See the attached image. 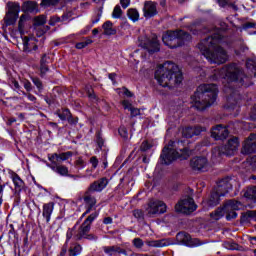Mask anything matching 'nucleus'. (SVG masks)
<instances>
[{"label": "nucleus", "instance_id": "f257e3e1", "mask_svg": "<svg viewBox=\"0 0 256 256\" xmlns=\"http://www.w3.org/2000/svg\"><path fill=\"white\" fill-rule=\"evenodd\" d=\"M221 39H223V36L221 31H218L213 37H208L198 44V49H200L202 55L206 57L209 63L221 65L227 61V52L219 46Z\"/></svg>", "mask_w": 256, "mask_h": 256}, {"label": "nucleus", "instance_id": "f03ea898", "mask_svg": "<svg viewBox=\"0 0 256 256\" xmlns=\"http://www.w3.org/2000/svg\"><path fill=\"white\" fill-rule=\"evenodd\" d=\"M155 79L161 87H177L183 81V73L175 63L166 62L157 68Z\"/></svg>", "mask_w": 256, "mask_h": 256}, {"label": "nucleus", "instance_id": "7ed1b4c3", "mask_svg": "<svg viewBox=\"0 0 256 256\" xmlns=\"http://www.w3.org/2000/svg\"><path fill=\"white\" fill-rule=\"evenodd\" d=\"M219 90L215 84H201L191 97L192 107L198 111H205L217 101Z\"/></svg>", "mask_w": 256, "mask_h": 256}, {"label": "nucleus", "instance_id": "20e7f679", "mask_svg": "<svg viewBox=\"0 0 256 256\" xmlns=\"http://www.w3.org/2000/svg\"><path fill=\"white\" fill-rule=\"evenodd\" d=\"M183 142H170L168 146L164 147L162 150V154L160 156V161L163 165H171L172 161L175 159H188L191 155V151L186 148H181ZM178 147L177 150L173 149V147Z\"/></svg>", "mask_w": 256, "mask_h": 256}, {"label": "nucleus", "instance_id": "39448f33", "mask_svg": "<svg viewBox=\"0 0 256 256\" xmlns=\"http://www.w3.org/2000/svg\"><path fill=\"white\" fill-rule=\"evenodd\" d=\"M162 41L164 45L169 47L170 49H175L177 47H181V41H191V35L180 31H167L163 37Z\"/></svg>", "mask_w": 256, "mask_h": 256}, {"label": "nucleus", "instance_id": "423d86ee", "mask_svg": "<svg viewBox=\"0 0 256 256\" xmlns=\"http://www.w3.org/2000/svg\"><path fill=\"white\" fill-rule=\"evenodd\" d=\"M212 81H219V79H227V81H237L239 79V71L235 66H225L221 70H214V75L211 77Z\"/></svg>", "mask_w": 256, "mask_h": 256}, {"label": "nucleus", "instance_id": "0eeeda50", "mask_svg": "<svg viewBox=\"0 0 256 256\" xmlns=\"http://www.w3.org/2000/svg\"><path fill=\"white\" fill-rule=\"evenodd\" d=\"M233 186H231V183L227 181V179L221 180L218 183L217 189L215 193L211 195L210 200L207 202L210 207H213L219 203V197H225L227 193H229V190L232 189Z\"/></svg>", "mask_w": 256, "mask_h": 256}, {"label": "nucleus", "instance_id": "6e6552de", "mask_svg": "<svg viewBox=\"0 0 256 256\" xmlns=\"http://www.w3.org/2000/svg\"><path fill=\"white\" fill-rule=\"evenodd\" d=\"M196 209L197 205H195V201L191 197L182 199L175 206V211L177 213H184V215H189V213H193Z\"/></svg>", "mask_w": 256, "mask_h": 256}, {"label": "nucleus", "instance_id": "1a4fd4ad", "mask_svg": "<svg viewBox=\"0 0 256 256\" xmlns=\"http://www.w3.org/2000/svg\"><path fill=\"white\" fill-rule=\"evenodd\" d=\"M8 12L4 18L6 25H15L17 19L19 18V11H21V7L18 3L9 2L7 4Z\"/></svg>", "mask_w": 256, "mask_h": 256}, {"label": "nucleus", "instance_id": "9d476101", "mask_svg": "<svg viewBox=\"0 0 256 256\" xmlns=\"http://www.w3.org/2000/svg\"><path fill=\"white\" fill-rule=\"evenodd\" d=\"M146 211L150 217L161 215L167 212V205L161 200H150Z\"/></svg>", "mask_w": 256, "mask_h": 256}, {"label": "nucleus", "instance_id": "9b49d317", "mask_svg": "<svg viewBox=\"0 0 256 256\" xmlns=\"http://www.w3.org/2000/svg\"><path fill=\"white\" fill-rule=\"evenodd\" d=\"M238 148H239V139L232 138L227 142V145H225L224 147L215 148L213 150V154L214 155L223 154V155L231 156L235 153V151H237Z\"/></svg>", "mask_w": 256, "mask_h": 256}, {"label": "nucleus", "instance_id": "f8f14e48", "mask_svg": "<svg viewBox=\"0 0 256 256\" xmlns=\"http://www.w3.org/2000/svg\"><path fill=\"white\" fill-rule=\"evenodd\" d=\"M140 46L142 49H145L148 51V53H157L160 51L161 47L159 45V40H157V37L149 38L147 36L142 37L140 39Z\"/></svg>", "mask_w": 256, "mask_h": 256}, {"label": "nucleus", "instance_id": "ddd939ff", "mask_svg": "<svg viewBox=\"0 0 256 256\" xmlns=\"http://www.w3.org/2000/svg\"><path fill=\"white\" fill-rule=\"evenodd\" d=\"M190 167L193 171H207L209 169V160L203 156H197L191 159Z\"/></svg>", "mask_w": 256, "mask_h": 256}, {"label": "nucleus", "instance_id": "4468645a", "mask_svg": "<svg viewBox=\"0 0 256 256\" xmlns=\"http://www.w3.org/2000/svg\"><path fill=\"white\" fill-rule=\"evenodd\" d=\"M211 137H213V139L216 141H222L223 139H227V137H229V130L223 125H217L212 129Z\"/></svg>", "mask_w": 256, "mask_h": 256}, {"label": "nucleus", "instance_id": "2eb2a0df", "mask_svg": "<svg viewBox=\"0 0 256 256\" xmlns=\"http://www.w3.org/2000/svg\"><path fill=\"white\" fill-rule=\"evenodd\" d=\"M256 151V134H251L244 142L242 153L243 155H250Z\"/></svg>", "mask_w": 256, "mask_h": 256}, {"label": "nucleus", "instance_id": "dca6fc26", "mask_svg": "<svg viewBox=\"0 0 256 256\" xmlns=\"http://www.w3.org/2000/svg\"><path fill=\"white\" fill-rule=\"evenodd\" d=\"M89 231H91V225L84 222L81 225L79 232L74 236L75 240L81 241V239H90V240L95 239V236L87 234V233H89Z\"/></svg>", "mask_w": 256, "mask_h": 256}, {"label": "nucleus", "instance_id": "f3484780", "mask_svg": "<svg viewBox=\"0 0 256 256\" xmlns=\"http://www.w3.org/2000/svg\"><path fill=\"white\" fill-rule=\"evenodd\" d=\"M143 13L146 19L155 17V15H157V4L153 1L144 2Z\"/></svg>", "mask_w": 256, "mask_h": 256}, {"label": "nucleus", "instance_id": "a211bd4d", "mask_svg": "<svg viewBox=\"0 0 256 256\" xmlns=\"http://www.w3.org/2000/svg\"><path fill=\"white\" fill-rule=\"evenodd\" d=\"M177 239H178V241H180V243H183L184 245H187L188 247H197V245H200L199 243H195V241H197V240H193V238H191V235H189L187 233H178Z\"/></svg>", "mask_w": 256, "mask_h": 256}, {"label": "nucleus", "instance_id": "6ab92c4d", "mask_svg": "<svg viewBox=\"0 0 256 256\" xmlns=\"http://www.w3.org/2000/svg\"><path fill=\"white\" fill-rule=\"evenodd\" d=\"M202 131H203V128L200 126L187 127V128L183 129L182 135L186 139H191V137H193L195 135H200Z\"/></svg>", "mask_w": 256, "mask_h": 256}, {"label": "nucleus", "instance_id": "aec40b11", "mask_svg": "<svg viewBox=\"0 0 256 256\" xmlns=\"http://www.w3.org/2000/svg\"><path fill=\"white\" fill-rule=\"evenodd\" d=\"M46 167H49V169L53 170L54 173H58V175H61L62 177H67V175H69V168L64 165H51L47 163Z\"/></svg>", "mask_w": 256, "mask_h": 256}, {"label": "nucleus", "instance_id": "412c9836", "mask_svg": "<svg viewBox=\"0 0 256 256\" xmlns=\"http://www.w3.org/2000/svg\"><path fill=\"white\" fill-rule=\"evenodd\" d=\"M54 209H55V204L53 202H49L43 205L42 215L47 223L51 221V215H53Z\"/></svg>", "mask_w": 256, "mask_h": 256}, {"label": "nucleus", "instance_id": "4be33fe9", "mask_svg": "<svg viewBox=\"0 0 256 256\" xmlns=\"http://www.w3.org/2000/svg\"><path fill=\"white\" fill-rule=\"evenodd\" d=\"M108 184L109 181L107 180V178H102L101 180L94 182L90 186V191H103V189H105V187H107Z\"/></svg>", "mask_w": 256, "mask_h": 256}, {"label": "nucleus", "instance_id": "5701e85b", "mask_svg": "<svg viewBox=\"0 0 256 256\" xmlns=\"http://www.w3.org/2000/svg\"><path fill=\"white\" fill-rule=\"evenodd\" d=\"M84 203L85 205L88 206L87 210H86V213H84L82 215V217H85V215H87L88 213H91V208L95 207L96 203H97V200L95 199V197L89 195V194H86L84 196Z\"/></svg>", "mask_w": 256, "mask_h": 256}, {"label": "nucleus", "instance_id": "b1692460", "mask_svg": "<svg viewBox=\"0 0 256 256\" xmlns=\"http://www.w3.org/2000/svg\"><path fill=\"white\" fill-rule=\"evenodd\" d=\"M243 207L241 202H237L235 200H230L224 205L225 211H239Z\"/></svg>", "mask_w": 256, "mask_h": 256}, {"label": "nucleus", "instance_id": "393cba45", "mask_svg": "<svg viewBox=\"0 0 256 256\" xmlns=\"http://www.w3.org/2000/svg\"><path fill=\"white\" fill-rule=\"evenodd\" d=\"M102 29L104 31V35H107V36L115 35V33H117V29L113 27V22L111 21H106L102 25Z\"/></svg>", "mask_w": 256, "mask_h": 256}, {"label": "nucleus", "instance_id": "a878e982", "mask_svg": "<svg viewBox=\"0 0 256 256\" xmlns=\"http://www.w3.org/2000/svg\"><path fill=\"white\" fill-rule=\"evenodd\" d=\"M103 251L106 255L109 256H119L121 248L118 246H104Z\"/></svg>", "mask_w": 256, "mask_h": 256}, {"label": "nucleus", "instance_id": "bb28decb", "mask_svg": "<svg viewBox=\"0 0 256 256\" xmlns=\"http://www.w3.org/2000/svg\"><path fill=\"white\" fill-rule=\"evenodd\" d=\"M10 179H12L16 189H22L24 183H23V180L21 179V177H19V175H17V173L11 172Z\"/></svg>", "mask_w": 256, "mask_h": 256}, {"label": "nucleus", "instance_id": "cd10ccee", "mask_svg": "<svg viewBox=\"0 0 256 256\" xmlns=\"http://www.w3.org/2000/svg\"><path fill=\"white\" fill-rule=\"evenodd\" d=\"M244 197L253 203H256V187H250L244 193Z\"/></svg>", "mask_w": 256, "mask_h": 256}, {"label": "nucleus", "instance_id": "c85d7f7f", "mask_svg": "<svg viewBox=\"0 0 256 256\" xmlns=\"http://www.w3.org/2000/svg\"><path fill=\"white\" fill-rule=\"evenodd\" d=\"M71 17V12H68L62 15V18L59 16H52L49 21V25H55V23H60V21H67Z\"/></svg>", "mask_w": 256, "mask_h": 256}, {"label": "nucleus", "instance_id": "c756f323", "mask_svg": "<svg viewBox=\"0 0 256 256\" xmlns=\"http://www.w3.org/2000/svg\"><path fill=\"white\" fill-rule=\"evenodd\" d=\"M81 251H83V247H81V245H79V244H73V245L70 246V248H69L68 255H69V256L81 255Z\"/></svg>", "mask_w": 256, "mask_h": 256}, {"label": "nucleus", "instance_id": "7c9ffc66", "mask_svg": "<svg viewBox=\"0 0 256 256\" xmlns=\"http://www.w3.org/2000/svg\"><path fill=\"white\" fill-rule=\"evenodd\" d=\"M128 18L133 21V23L139 21V11L135 8L128 9L127 12Z\"/></svg>", "mask_w": 256, "mask_h": 256}, {"label": "nucleus", "instance_id": "2f4dec72", "mask_svg": "<svg viewBox=\"0 0 256 256\" xmlns=\"http://www.w3.org/2000/svg\"><path fill=\"white\" fill-rule=\"evenodd\" d=\"M225 215V207L218 208L214 213L210 214V217L214 219V221H219Z\"/></svg>", "mask_w": 256, "mask_h": 256}, {"label": "nucleus", "instance_id": "473e14b6", "mask_svg": "<svg viewBox=\"0 0 256 256\" xmlns=\"http://www.w3.org/2000/svg\"><path fill=\"white\" fill-rule=\"evenodd\" d=\"M146 245L148 247H165L167 244H165V240H151L146 241Z\"/></svg>", "mask_w": 256, "mask_h": 256}, {"label": "nucleus", "instance_id": "72a5a7b5", "mask_svg": "<svg viewBox=\"0 0 256 256\" xmlns=\"http://www.w3.org/2000/svg\"><path fill=\"white\" fill-rule=\"evenodd\" d=\"M122 15H123V10H121V6H115L114 10L112 12V18L113 19H121Z\"/></svg>", "mask_w": 256, "mask_h": 256}, {"label": "nucleus", "instance_id": "f704fd0d", "mask_svg": "<svg viewBox=\"0 0 256 256\" xmlns=\"http://www.w3.org/2000/svg\"><path fill=\"white\" fill-rule=\"evenodd\" d=\"M24 7H25L26 11L33 13V11H35V9H37V4L33 1H29V2L24 3Z\"/></svg>", "mask_w": 256, "mask_h": 256}, {"label": "nucleus", "instance_id": "c9c22d12", "mask_svg": "<svg viewBox=\"0 0 256 256\" xmlns=\"http://www.w3.org/2000/svg\"><path fill=\"white\" fill-rule=\"evenodd\" d=\"M59 119H61L62 121H65L67 119H69V117H71V112L69 111V109H64L61 113H57Z\"/></svg>", "mask_w": 256, "mask_h": 256}, {"label": "nucleus", "instance_id": "e433bc0d", "mask_svg": "<svg viewBox=\"0 0 256 256\" xmlns=\"http://www.w3.org/2000/svg\"><path fill=\"white\" fill-rule=\"evenodd\" d=\"M70 157H73L72 152L60 153V154H58V162L59 161H67V159H70Z\"/></svg>", "mask_w": 256, "mask_h": 256}, {"label": "nucleus", "instance_id": "4c0bfd02", "mask_svg": "<svg viewBox=\"0 0 256 256\" xmlns=\"http://www.w3.org/2000/svg\"><path fill=\"white\" fill-rule=\"evenodd\" d=\"M97 217H99V212H93L86 218L84 223L91 225V223H93Z\"/></svg>", "mask_w": 256, "mask_h": 256}, {"label": "nucleus", "instance_id": "58836bf2", "mask_svg": "<svg viewBox=\"0 0 256 256\" xmlns=\"http://www.w3.org/2000/svg\"><path fill=\"white\" fill-rule=\"evenodd\" d=\"M91 43H93V40L87 38L84 42L77 43L76 49H85V47H87V45H91Z\"/></svg>", "mask_w": 256, "mask_h": 256}, {"label": "nucleus", "instance_id": "ea45409f", "mask_svg": "<svg viewBox=\"0 0 256 256\" xmlns=\"http://www.w3.org/2000/svg\"><path fill=\"white\" fill-rule=\"evenodd\" d=\"M118 95H126V97H133V93L129 91L127 88H118L116 89Z\"/></svg>", "mask_w": 256, "mask_h": 256}, {"label": "nucleus", "instance_id": "a19ab883", "mask_svg": "<svg viewBox=\"0 0 256 256\" xmlns=\"http://www.w3.org/2000/svg\"><path fill=\"white\" fill-rule=\"evenodd\" d=\"M48 160L52 163L50 165H57V162H59V154L54 153V154H49L48 155Z\"/></svg>", "mask_w": 256, "mask_h": 256}, {"label": "nucleus", "instance_id": "79ce46f5", "mask_svg": "<svg viewBox=\"0 0 256 256\" xmlns=\"http://www.w3.org/2000/svg\"><path fill=\"white\" fill-rule=\"evenodd\" d=\"M35 25L41 26L47 23V18L45 16H37L35 19Z\"/></svg>", "mask_w": 256, "mask_h": 256}, {"label": "nucleus", "instance_id": "37998d69", "mask_svg": "<svg viewBox=\"0 0 256 256\" xmlns=\"http://www.w3.org/2000/svg\"><path fill=\"white\" fill-rule=\"evenodd\" d=\"M59 3V0H42V7H51V5H56Z\"/></svg>", "mask_w": 256, "mask_h": 256}, {"label": "nucleus", "instance_id": "c03bdc74", "mask_svg": "<svg viewBox=\"0 0 256 256\" xmlns=\"http://www.w3.org/2000/svg\"><path fill=\"white\" fill-rule=\"evenodd\" d=\"M118 132L122 139H129V132L127 131V128L122 126L119 128Z\"/></svg>", "mask_w": 256, "mask_h": 256}, {"label": "nucleus", "instance_id": "a18cd8bd", "mask_svg": "<svg viewBox=\"0 0 256 256\" xmlns=\"http://www.w3.org/2000/svg\"><path fill=\"white\" fill-rule=\"evenodd\" d=\"M224 213H227L226 215L227 221H231V219H236L237 217V212H235V210L224 211Z\"/></svg>", "mask_w": 256, "mask_h": 256}, {"label": "nucleus", "instance_id": "49530a36", "mask_svg": "<svg viewBox=\"0 0 256 256\" xmlns=\"http://www.w3.org/2000/svg\"><path fill=\"white\" fill-rule=\"evenodd\" d=\"M152 147H153V144H151V142L144 141V142H142L140 149L142 151H149V149H151Z\"/></svg>", "mask_w": 256, "mask_h": 256}, {"label": "nucleus", "instance_id": "de8ad7c7", "mask_svg": "<svg viewBox=\"0 0 256 256\" xmlns=\"http://www.w3.org/2000/svg\"><path fill=\"white\" fill-rule=\"evenodd\" d=\"M31 41H33V39L28 37L23 38V45L25 51H27V49H31Z\"/></svg>", "mask_w": 256, "mask_h": 256}, {"label": "nucleus", "instance_id": "09e8293b", "mask_svg": "<svg viewBox=\"0 0 256 256\" xmlns=\"http://www.w3.org/2000/svg\"><path fill=\"white\" fill-rule=\"evenodd\" d=\"M46 59H47V55H44L41 59V68H40L41 73H47V71H49V68L45 66Z\"/></svg>", "mask_w": 256, "mask_h": 256}, {"label": "nucleus", "instance_id": "8fccbe9b", "mask_svg": "<svg viewBox=\"0 0 256 256\" xmlns=\"http://www.w3.org/2000/svg\"><path fill=\"white\" fill-rule=\"evenodd\" d=\"M133 245H134V247H136V249H141V247H143L144 243L141 238H135L133 240Z\"/></svg>", "mask_w": 256, "mask_h": 256}, {"label": "nucleus", "instance_id": "3c124183", "mask_svg": "<svg viewBox=\"0 0 256 256\" xmlns=\"http://www.w3.org/2000/svg\"><path fill=\"white\" fill-rule=\"evenodd\" d=\"M122 106L124 107V109H128V111H130L133 108V104L129 100H123Z\"/></svg>", "mask_w": 256, "mask_h": 256}, {"label": "nucleus", "instance_id": "603ef678", "mask_svg": "<svg viewBox=\"0 0 256 256\" xmlns=\"http://www.w3.org/2000/svg\"><path fill=\"white\" fill-rule=\"evenodd\" d=\"M32 82L37 87V89H43V84L39 78H32Z\"/></svg>", "mask_w": 256, "mask_h": 256}, {"label": "nucleus", "instance_id": "864d4df0", "mask_svg": "<svg viewBox=\"0 0 256 256\" xmlns=\"http://www.w3.org/2000/svg\"><path fill=\"white\" fill-rule=\"evenodd\" d=\"M76 167H78V169H84L85 167V161L81 158H78L76 160Z\"/></svg>", "mask_w": 256, "mask_h": 256}, {"label": "nucleus", "instance_id": "5fc2aeb1", "mask_svg": "<svg viewBox=\"0 0 256 256\" xmlns=\"http://www.w3.org/2000/svg\"><path fill=\"white\" fill-rule=\"evenodd\" d=\"M130 113H131V117H137L138 115H141V110H139V108L132 107V109L130 110Z\"/></svg>", "mask_w": 256, "mask_h": 256}, {"label": "nucleus", "instance_id": "6e6d98bb", "mask_svg": "<svg viewBox=\"0 0 256 256\" xmlns=\"http://www.w3.org/2000/svg\"><path fill=\"white\" fill-rule=\"evenodd\" d=\"M90 163L94 169H97V166L99 165V160H97V157H92L90 159Z\"/></svg>", "mask_w": 256, "mask_h": 256}, {"label": "nucleus", "instance_id": "4d7b16f0", "mask_svg": "<svg viewBox=\"0 0 256 256\" xmlns=\"http://www.w3.org/2000/svg\"><path fill=\"white\" fill-rule=\"evenodd\" d=\"M120 4L123 7V9H127V7L131 5V0H120Z\"/></svg>", "mask_w": 256, "mask_h": 256}, {"label": "nucleus", "instance_id": "13d9d810", "mask_svg": "<svg viewBox=\"0 0 256 256\" xmlns=\"http://www.w3.org/2000/svg\"><path fill=\"white\" fill-rule=\"evenodd\" d=\"M133 215L136 219H141V217H143V211L141 210H134L133 211Z\"/></svg>", "mask_w": 256, "mask_h": 256}, {"label": "nucleus", "instance_id": "bf43d9fd", "mask_svg": "<svg viewBox=\"0 0 256 256\" xmlns=\"http://www.w3.org/2000/svg\"><path fill=\"white\" fill-rule=\"evenodd\" d=\"M73 235H74V237H75V229H69L68 231H67V234H66V237H67V241H69V239H71V237H73Z\"/></svg>", "mask_w": 256, "mask_h": 256}, {"label": "nucleus", "instance_id": "052dcab7", "mask_svg": "<svg viewBox=\"0 0 256 256\" xmlns=\"http://www.w3.org/2000/svg\"><path fill=\"white\" fill-rule=\"evenodd\" d=\"M249 163L251 167H253V169H256V156H253L252 158H250Z\"/></svg>", "mask_w": 256, "mask_h": 256}, {"label": "nucleus", "instance_id": "680f3d73", "mask_svg": "<svg viewBox=\"0 0 256 256\" xmlns=\"http://www.w3.org/2000/svg\"><path fill=\"white\" fill-rule=\"evenodd\" d=\"M24 88L26 89V91H31L32 89L31 82L24 81Z\"/></svg>", "mask_w": 256, "mask_h": 256}, {"label": "nucleus", "instance_id": "e2e57ef3", "mask_svg": "<svg viewBox=\"0 0 256 256\" xmlns=\"http://www.w3.org/2000/svg\"><path fill=\"white\" fill-rule=\"evenodd\" d=\"M220 7H225L229 3V0H217Z\"/></svg>", "mask_w": 256, "mask_h": 256}, {"label": "nucleus", "instance_id": "0e129e2a", "mask_svg": "<svg viewBox=\"0 0 256 256\" xmlns=\"http://www.w3.org/2000/svg\"><path fill=\"white\" fill-rule=\"evenodd\" d=\"M113 223V219L111 217H107L104 219L105 225H111Z\"/></svg>", "mask_w": 256, "mask_h": 256}, {"label": "nucleus", "instance_id": "69168bd1", "mask_svg": "<svg viewBox=\"0 0 256 256\" xmlns=\"http://www.w3.org/2000/svg\"><path fill=\"white\" fill-rule=\"evenodd\" d=\"M253 60H248L247 61V63H246V67L248 68V69H251V67H253Z\"/></svg>", "mask_w": 256, "mask_h": 256}, {"label": "nucleus", "instance_id": "338daca9", "mask_svg": "<svg viewBox=\"0 0 256 256\" xmlns=\"http://www.w3.org/2000/svg\"><path fill=\"white\" fill-rule=\"evenodd\" d=\"M58 256H67V249L63 248Z\"/></svg>", "mask_w": 256, "mask_h": 256}, {"label": "nucleus", "instance_id": "774afa93", "mask_svg": "<svg viewBox=\"0 0 256 256\" xmlns=\"http://www.w3.org/2000/svg\"><path fill=\"white\" fill-rule=\"evenodd\" d=\"M25 19H27V17L25 15H22L20 17L19 25H21L25 21Z\"/></svg>", "mask_w": 256, "mask_h": 256}]
</instances>
